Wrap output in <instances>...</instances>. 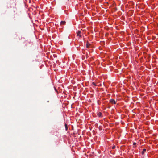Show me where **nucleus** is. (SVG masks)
I'll return each instance as SVG.
<instances>
[{"label": "nucleus", "instance_id": "nucleus-1", "mask_svg": "<svg viewBox=\"0 0 158 158\" xmlns=\"http://www.w3.org/2000/svg\"><path fill=\"white\" fill-rule=\"evenodd\" d=\"M81 32L80 31H78L77 33V35L79 36L80 37H81Z\"/></svg>", "mask_w": 158, "mask_h": 158}, {"label": "nucleus", "instance_id": "nucleus-2", "mask_svg": "<svg viewBox=\"0 0 158 158\" xmlns=\"http://www.w3.org/2000/svg\"><path fill=\"white\" fill-rule=\"evenodd\" d=\"M91 44H89L88 43V42H87L86 44V47L87 48H89V46H90Z\"/></svg>", "mask_w": 158, "mask_h": 158}, {"label": "nucleus", "instance_id": "nucleus-3", "mask_svg": "<svg viewBox=\"0 0 158 158\" xmlns=\"http://www.w3.org/2000/svg\"><path fill=\"white\" fill-rule=\"evenodd\" d=\"M110 102L112 103L115 104V101L114 99H111Z\"/></svg>", "mask_w": 158, "mask_h": 158}, {"label": "nucleus", "instance_id": "nucleus-4", "mask_svg": "<svg viewBox=\"0 0 158 158\" xmlns=\"http://www.w3.org/2000/svg\"><path fill=\"white\" fill-rule=\"evenodd\" d=\"M66 23V22L65 21H61L60 23L61 25H64Z\"/></svg>", "mask_w": 158, "mask_h": 158}, {"label": "nucleus", "instance_id": "nucleus-5", "mask_svg": "<svg viewBox=\"0 0 158 158\" xmlns=\"http://www.w3.org/2000/svg\"><path fill=\"white\" fill-rule=\"evenodd\" d=\"M102 113L100 112H99L98 113L97 115L99 117H100L101 116Z\"/></svg>", "mask_w": 158, "mask_h": 158}, {"label": "nucleus", "instance_id": "nucleus-6", "mask_svg": "<svg viewBox=\"0 0 158 158\" xmlns=\"http://www.w3.org/2000/svg\"><path fill=\"white\" fill-rule=\"evenodd\" d=\"M146 151V149H143V151L142 152V154H143Z\"/></svg>", "mask_w": 158, "mask_h": 158}, {"label": "nucleus", "instance_id": "nucleus-7", "mask_svg": "<svg viewBox=\"0 0 158 158\" xmlns=\"http://www.w3.org/2000/svg\"><path fill=\"white\" fill-rule=\"evenodd\" d=\"M65 125L66 130H67L68 129V127H67V125L66 124H65Z\"/></svg>", "mask_w": 158, "mask_h": 158}, {"label": "nucleus", "instance_id": "nucleus-8", "mask_svg": "<svg viewBox=\"0 0 158 158\" xmlns=\"http://www.w3.org/2000/svg\"><path fill=\"white\" fill-rule=\"evenodd\" d=\"M92 84L94 86H96V84L94 82H93L92 83Z\"/></svg>", "mask_w": 158, "mask_h": 158}, {"label": "nucleus", "instance_id": "nucleus-9", "mask_svg": "<svg viewBox=\"0 0 158 158\" xmlns=\"http://www.w3.org/2000/svg\"><path fill=\"white\" fill-rule=\"evenodd\" d=\"M115 148V145H114L112 147V149H114Z\"/></svg>", "mask_w": 158, "mask_h": 158}, {"label": "nucleus", "instance_id": "nucleus-10", "mask_svg": "<svg viewBox=\"0 0 158 158\" xmlns=\"http://www.w3.org/2000/svg\"><path fill=\"white\" fill-rule=\"evenodd\" d=\"M136 144V143H133V145H135Z\"/></svg>", "mask_w": 158, "mask_h": 158}]
</instances>
